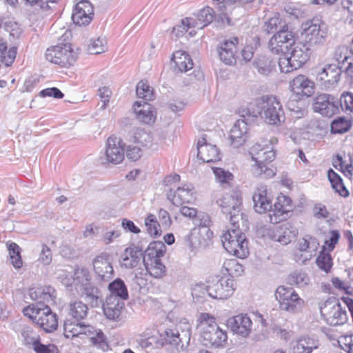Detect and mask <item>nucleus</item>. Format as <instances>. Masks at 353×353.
<instances>
[{
  "label": "nucleus",
  "mask_w": 353,
  "mask_h": 353,
  "mask_svg": "<svg viewBox=\"0 0 353 353\" xmlns=\"http://www.w3.org/2000/svg\"><path fill=\"white\" fill-rule=\"evenodd\" d=\"M241 116L251 117L250 121H254L261 116L270 125H278L285 119L281 103L273 95H263L257 98L254 103L241 110Z\"/></svg>",
  "instance_id": "f257e3e1"
},
{
  "label": "nucleus",
  "mask_w": 353,
  "mask_h": 353,
  "mask_svg": "<svg viewBox=\"0 0 353 353\" xmlns=\"http://www.w3.org/2000/svg\"><path fill=\"white\" fill-rule=\"evenodd\" d=\"M196 321L199 340L204 346L219 348L226 345L227 332L219 327L214 315L202 312L198 316Z\"/></svg>",
  "instance_id": "f03ea898"
},
{
  "label": "nucleus",
  "mask_w": 353,
  "mask_h": 353,
  "mask_svg": "<svg viewBox=\"0 0 353 353\" xmlns=\"http://www.w3.org/2000/svg\"><path fill=\"white\" fill-rule=\"evenodd\" d=\"M252 159L255 161L252 166L254 174L274 176L276 169L270 165L275 159V151L272 140H263L261 143H254L250 149Z\"/></svg>",
  "instance_id": "7ed1b4c3"
},
{
  "label": "nucleus",
  "mask_w": 353,
  "mask_h": 353,
  "mask_svg": "<svg viewBox=\"0 0 353 353\" xmlns=\"http://www.w3.org/2000/svg\"><path fill=\"white\" fill-rule=\"evenodd\" d=\"M23 312L46 332H52L58 327V316L48 305L39 307L31 304L26 307Z\"/></svg>",
  "instance_id": "20e7f679"
},
{
  "label": "nucleus",
  "mask_w": 353,
  "mask_h": 353,
  "mask_svg": "<svg viewBox=\"0 0 353 353\" xmlns=\"http://www.w3.org/2000/svg\"><path fill=\"white\" fill-rule=\"evenodd\" d=\"M165 250L164 243L161 241L152 242L148 246L143 262L146 271L154 278L160 279L165 275L166 268L161 261Z\"/></svg>",
  "instance_id": "39448f33"
},
{
  "label": "nucleus",
  "mask_w": 353,
  "mask_h": 353,
  "mask_svg": "<svg viewBox=\"0 0 353 353\" xmlns=\"http://www.w3.org/2000/svg\"><path fill=\"white\" fill-rule=\"evenodd\" d=\"M221 241L223 246L229 254L239 259L248 256V241L239 228L226 231L222 235Z\"/></svg>",
  "instance_id": "423d86ee"
},
{
  "label": "nucleus",
  "mask_w": 353,
  "mask_h": 353,
  "mask_svg": "<svg viewBox=\"0 0 353 353\" xmlns=\"http://www.w3.org/2000/svg\"><path fill=\"white\" fill-rule=\"evenodd\" d=\"M311 49L302 42L297 43L290 51L279 59V65L282 72L288 73L301 68L310 59Z\"/></svg>",
  "instance_id": "0eeeda50"
},
{
  "label": "nucleus",
  "mask_w": 353,
  "mask_h": 353,
  "mask_svg": "<svg viewBox=\"0 0 353 353\" xmlns=\"http://www.w3.org/2000/svg\"><path fill=\"white\" fill-rule=\"evenodd\" d=\"M321 319L331 326L344 325L348 319L346 311L342 307L339 300L329 298L319 303Z\"/></svg>",
  "instance_id": "6e6552de"
},
{
  "label": "nucleus",
  "mask_w": 353,
  "mask_h": 353,
  "mask_svg": "<svg viewBox=\"0 0 353 353\" xmlns=\"http://www.w3.org/2000/svg\"><path fill=\"white\" fill-rule=\"evenodd\" d=\"M206 290L208 294L214 299H227L234 293L236 283L231 278L219 274L207 281Z\"/></svg>",
  "instance_id": "1a4fd4ad"
},
{
  "label": "nucleus",
  "mask_w": 353,
  "mask_h": 353,
  "mask_svg": "<svg viewBox=\"0 0 353 353\" xmlns=\"http://www.w3.org/2000/svg\"><path fill=\"white\" fill-rule=\"evenodd\" d=\"M274 296L279 308L283 311L295 312L305 305L304 300L292 288L280 285L276 289Z\"/></svg>",
  "instance_id": "9d476101"
},
{
  "label": "nucleus",
  "mask_w": 353,
  "mask_h": 353,
  "mask_svg": "<svg viewBox=\"0 0 353 353\" xmlns=\"http://www.w3.org/2000/svg\"><path fill=\"white\" fill-rule=\"evenodd\" d=\"M327 30L325 23L319 19L307 22L302 33L303 43L310 49L323 45L325 41Z\"/></svg>",
  "instance_id": "9b49d317"
},
{
  "label": "nucleus",
  "mask_w": 353,
  "mask_h": 353,
  "mask_svg": "<svg viewBox=\"0 0 353 353\" xmlns=\"http://www.w3.org/2000/svg\"><path fill=\"white\" fill-rule=\"evenodd\" d=\"M46 59L62 67L72 65L77 60V54L70 44L63 46H55L47 49Z\"/></svg>",
  "instance_id": "f8f14e48"
},
{
  "label": "nucleus",
  "mask_w": 353,
  "mask_h": 353,
  "mask_svg": "<svg viewBox=\"0 0 353 353\" xmlns=\"http://www.w3.org/2000/svg\"><path fill=\"white\" fill-rule=\"evenodd\" d=\"M294 208L292 199L290 196L280 192L277 194L269 214L270 222L276 224L284 221L288 214L294 211Z\"/></svg>",
  "instance_id": "ddd939ff"
},
{
  "label": "nucleus",
  "mask_w": 353,
  "mask_h": 353,
  "mask_svg": "<svg viewBox=\"0 0 353 353\" xmlns=\"http://www.w3.org/2000/svg\"><path fill=\"white\" fill-rule=\"evenodd\" d=\"M294 43L295 39L293 32L290 31L288 26L285 24L271 37L268 43V48L274 54L284 55Z\"/></svg>",
  "instance_id": "4468645a"
},
{
  "label": "nucleus",
  "mask_w": 353,
  "mask_h": 353,
  "mask_svg": "<svg viewBox=\"0 0 353 353\" xmlns=\"http://www.w3.org/2000/svg\"><path fill=\"white\" fill-rule=\"evenodd\" d=\"M342 72V66L335 63L326 64L317 73L316 81L324 89L335 88L340 81Z\"/></svg>",
  "instance_id": "2eb2a0df"
},
{
  "label": "nucleus",
  "mask_w": 353,
  "mask_h": 353,
  "mask_svg": "<svg viewBox=\"0 0 353 353\" xmlns=\"http://www.w3.org/2000/svg\"><path fill=\"white\" fill-rule=\"evenodd\" d=\"M214 12L210 7H205L201 9L197 14L196 19L192 18H185L182 20V26L173 28V32L176 30H179L182 28L181 32H186L191 27H196L198 29H201L209 25L214 19Z\"/></svg>",
  "instance_id": "dca6fc26"
},
{
  "label": "nucleus",
  "mask_w": 353,
  "mask_h": 353,
  "mask_svg": "<svg viewBox=\"0 0 353 353\" xmlns=\"http://www.w3.org/2000/svg\"><path fill=\"white\" fill-rule=\"evenodd\" d=\"M314 110L322 116L331 117L339 112V100L328 94H319L314 99Z\"/></svg>",
  "instance_id": "f3484780"
},
{
  "label": "nucleus",
  "mask_w": 353,
  "mask_h": 353,
  "mask_svg": "<svg viewBox=\"0 0 353 353\" xmlns=\"http://www.w3.org/2000/svg\"><path fill=\"white\" fill-rule=\"evenodd\" d=\"M318 240L310 235H306L297 241L296 245L295 256L296 261L305 263L314 255L318 248Z\"/></svg>",
  "instance_id": "a211bd4d"
},
{
  "label": "nucleus",
  "mask_w": 353,
  "mask_h": 353,
  "mask_svg": "<svg viewBox=\"0 0 353 353\" xmlns=\"http://www.w3.org/2000/svg\"><path fill=\"white\" fill-rule=\"evenodd\" d=\"M268 234L272 239L283 245H288L296 238L298 230L292 223L287 222L274 226L269 230Z\"/></svg>",
  "instance_id": "6ab92c4d"
},
{
  "label": "nucleus",
  "mask_w": 353,
  "mask_h": 353,
  "mask_svg": "<svg viewBox=\"0 0 353 353\" xmlns=\"http://www.w3.org/2000/svg\"><path fill=\"white\" fill-rule=\"evenodd\" d=\"M239 41L237 37H233L219 43L216 51L220 59L225 64L232 65L236 63Z\"/></svg>",
  "instance_id": "aec40b11"
},
{
  "label": "nucleus",
  "mask_w": 353,
  "mask_h": 353,
  "mask_svg": "<svg viewBox=\"0 0 353 353\" xmlns=\"http://www.w3.org/2000/svg\"><path fill=\"white\" fill-rule=\"evenodd\" d=\"M94 8L88 0L79 1L74 6L72 14V20L79 26H87L92 20Z\"/></svg>",
  "instance_id": "412c9836"
},
{
  "label": "nucleus",
  "mask_w": 353,
  "mask_h": 353,
  "mask_svg": "<svg viewBox=\"0 0 353 353\" xmlns=\"http://www.w3.org/2000/svg\"><path fill=\"white\" fill-rule=\"evenodd\" d=\"M125 144L119 137L111 136L107 140L106 160L112 164L121 163L125 157Z\"/></svg>",
  "instance_id": "4be33fe9"
},
{
  "label": "nucleus",
  "mask_w": 353,
  "mask_h": 353,
  "mask_svg": "<svg viewBox=\"0 0 353 353\" xmlns=\"http://www.w3.org/2000/svg\"><path fill=\"white\" fill-rule=\"evenodd\" d=\"M253 208L260 214L270 212L272 208V199L266 186L256 188L252 195Z\"/></svg>",
  "instance_id": "5701e85b"
},
{
  "label": "nucleus",
  "mask_w": 353,
  "mask_h": 353,
  "mask_svg": "<svg viewBox=\"0 0 353 353\" xmlns=\"http://www.w3.org/2000/svg\"><path fill=\"white\" fill-rule=\"evenodd\" d=\"M181 325H176L175 327L167 328L164 332L163 341L165 344H168L176 347L179 345L183 347L182 338H181L179 330H181L183 336L187 340L188 343L190 340L191 327L189 323H184V328H181Z\"/></svg>",
  "instance_id": "b1692460"
},
{
  "label": "nucleus",
  "mask_w": 353,
  "mask_h": 353,
  "mask_svg": "<svg viewBox=\"0 0 353 353\" xmlns=\"http://www.w3.org/2000/svg\"><path fill=\"white\" fill-rule=\"evenodd\" d=\"M227 325L232 332L246 337L251 333L252 321L248 314H239L229 318Z\"/></svg>",
  "instance_id": "393cba45"
},
{
  "label": "nucleus",
  "mask_w": 353,
  "mask_h": 353,
  "mask_svg": "<svg viewBox=\"0 0 353 353\" xmlns=\"http://www.w3.org/2000/svg\"><path fill=\"white\" fill-rule=\"evenodd\" d=\"M243 119H239L234 124L230 132V140L234 148H239L242 145L248 138V123L252 122L251 117H243Z\"/></svg>",
  "instance_id": "a878e982"
},
{
  "label": "nucleus",
  "mask_w": 353,
  "mask_h": 353,
  "mask_svg": "<svg viewBox=\"0 0 353 353\" xmlns=\"http://www.w3.org/2000/svg\"><path fill=\"white\" fill-rule=\"evenodd\" d=\"M291 90L298 97H310L315 92L314 83L305 75H298L290 82Z\"/></svg>",
  "instance_id": "bb28decb"
},
{
  "label": "nucleus",
  "mask_w": 353,
  "mask_h": 353,
  "mask_svg": "<svg viewBox=\"0 0 353 353\" xmlns=\"http://www.w3.org/2000/svg\"><path fill=\"white\" fill-rule=\"evenodd\" d=\"M206 136H203L197 142V157L203 162H215L221 159L216 145L207 143Z\"/></svg>",
  "instance_id": "cd10ccee"
},
{
  "label": "nucleus",
  "mask_w": 353,
  "mask_h": 353,
  "mask_svg": "<svg viewBox=\"0 0 353 353\" xmlns=\"http://www.w3.org/2000/svg\"><path fill=\"white\" fill-rule=\"evenodd\" d=\"M199 219L200 223L191 231V238L199 242L211 239L213 237V232L210 228V217L208 214L203 213L199 215Z\"/></svg>",
  "instance_id": "c85d7f7f"
},
{
  "label": "nucleus",
  "mask_w": 353,
  "mask_h": 353,
  "mask_svg": "<svg viewBox=\"0 0 353 353\" xmlns=\"http://www.w3.org/2000/svg\"><path fill=\"white\" fill-rule=\"evenodd\" d=\"M137 119L141 123L152 125L157 119V112L153 105L143 101H136L133 105Z\"/></svg>",
  "instance_id": "c756f323"
},
{
  "label": "nucleus",
  "mask_w": 353,
  "mask_h": 353,
  "mask_svg": "<svg viewBox=\"0 0 353 353\" xmlns=\"http://www.w3.org/2000/svg\"><path fill=\"white\" fill-rule=\"evenodd\" d=\"M245 272L243 265L235 259H225L220 269L221 275L235 279L243 276Z\"/></svg>",
  "instance_id": "7c9ffc66"
},
{
  "label": "nucleus",
  "mask_w": 353,
  "mask_h": 353,
  "mask_svg": "<svg viewBox=\"0 0 353 353\" xmlns=\"http://www.w3.org/2000/svg\"><path fill=\"white\" fill-rule=\"evenodd\" d=\"M123 305V303H121L117 297L109 296L103 304L104 315L110 320L119 321L121 314Z\"/></svg>",
  "instance_id": "2f4dec72"
},
{
  "label": "nucleus",
  "mask_w": 353,
  "mask_h": 353,
  "mask_svg": "<svg viewBox=\"0 0 353 353\" xmlns=\"http://www.w3.org/2000/svg\"><path fill=\"white\" fill-rule=\"evenodd\" d=\"M91 330L90 325H85L81 323H75L71 320H66L64 323L63 334L67 339H73L74 337H81L89 333Z\"/></svg>",
  "instance_id": "473e14b6"
},
{
  "label": "nucleus",
  "mask_w": 353,
  "mask_h": 353,
  "mask_svg": "<svg viewBox=\"0 0 353 353\" xmlns=\"http://www.w3.org/2000/svg\"><path fill=\"white\" fill-rule=\"evenodd\" d=\"M319 346V341L313 337L303 336L299 338L292 347V353H312Z\"/></svg>",
  "instance_id": "72a5a7b5"
},
{
  "label": "nucleus",
  "mask_w": 353,
  "mask_h": 353,
  "mask_svg": "<svg viewBox=\"0 0 353 353\" xmlns=\"http://www.w3.org/2000/svg\"><path fill=\"white\" fill-rule=\"evenodd\" d=\"M142 256V250L138 247H129L123 254L121 265L126 268H134L139 264Z\"/></svg>",
  "instance_id": "f704fd0d"
},
{
  "label": "nucleus",
  "mask_w": 353,
  "mask_h": 353,
  "mask_svg": "<svg viewBox=\"0 0 353 353\" xmlns=\"http://www.w3.org/2000/svg\"><path fill=\"white\" fill-rule=\"evenodd\" d=\"M93 266L96 273L103 279L109 278L113 273V268L105 255L97 256Z\"/></svg>",
  "instance_id": "c9c22d12"
},
{
  "label": "nucleus",
  "mask_w": 353,
  "mask_h": 353,
  "mask_svg": "<svg viewBox=\"0 0 353 353\" xmlns=\"http://www.w3.org/2000/svg\"><path fill=\"white\" fill-rule=\"evenodd\" d=\"M172 61L175 70L179 72H187L193 68V61L190 56L185 51L178 50L174 52Z\"/></svg>",
  "instance_id": "e433bc0d"
},
{
  "label": "nucleus",
  "mask_w": 353,
  "mask_h": 353,
  "mask_svg": "<svg viewBox=\"0 0 353 353\" xmlns=\"http://www.w3.org/2000/svg\"><path fill=\"white\" fill-rule=\"evenodd\" d=\"M171 200L175 205H182L185 203H191L195 200L194 188H178L174 192Z\"/></svg>",
  "instance_id": "4c0bfd02"
},
{
  "label": "nucleus",
  "mask_w": 353,
  "mask_h": 353,
  "mask_svg": "<svg viewBox=\"0 0 353 353\" xmlns=\"http://www.w3.org/2000/svg\"><path fill=\"white\" fill-rule=\"evenodd\" d=\"M254 66L261 74L268 75L274 68L275 62L270 56L261 55L254 61Z\"/></svg>",
  "instance_id": "58836bf2"
},
{
  "label": "nucleus",
  "mask_w": 353,
  "mask_h": 353,
  "mask_svg": "<svg viewBox=\"0 0 353 353\" xmlns=\"http://www.w3.org/2000/svg\"><path fill=\"white\" fill-rule=\"evenodd\" d=\"M88 307L81 301H75L70 303L69 315L77 321H81L87 316Z\"/></svg>",
  "instance_id": "ea45409f"
},
{
  "label": "nucleus",
  "mask_w": 353,
  "mask_h": 353,
  "mask_svg": "<svg viewBox=\"0 0 353 353\" xmlns=\"http://www.w3.org/2000/svg\"><path fill=\"white\" fill-rule=\"evenodd\" d=\"M7 247L10 262L15 269H20L23 265L20 247L14 242H8Z\"/></svg>",
  "instance_id": "a19ab883"
},
{
  "label": "nucleus",
  "mask_w": 353,
  "mask_h": 353,
  "mask_svg": "<svg viewBox=\"0 0 353 353\" xmlns=\"http://www.w3.org/2000/svg\"><path fill=\"white\" fill-rule=\"evenodd\" d=\"M36 296H33V292H31V296L32 299L38 301V303L36 305L42 307L45 305L44 303L53 304L55 303V296L51 292L50 288H38L34 291Z\"/></svg>",
  "instance_id": "79ce46f5"
},
{
  "label": "nucleus",
  "mask_w": 353,
  "mask_h": 353,
  "mask_svg": "<svg viewBox=\"0 0 353 353\" xmlns=\"http://www.w3.org/2000/svg\"><path fill=\"white\" fill-rule=\"evenodd\" d=\"M332 165L335 169L341 172L345 176L353 175V162L349 159L348 162L344 161L342 157L337 154L332 159Z\"/></svg>",
  "instance_id": "37998d69"
},
{
  "label": "nucleus",
  "mask_w": 353,
  "mask_h": 353,
  "mask_svg": "<svg viewBox=\"0 0 353 353\" xmlns=\"http://www.w3.org/2000/svg\"><path fill=\"white\" fill-rule=\"evenodd\" d=\"M318 268L325 273L330 272L333 266V259L330 252L321 250L316 259Z\"/></svg>",
  "instance_id": "c03bdc74"
},
{
  "label": "nucleus",
  "mask_w": 353,
  "mask_h": 353,
  "mask_svg": "<svg viewBox=\"0 0 353 353\" xmlns=\"http://www.w3.org/2000/svg\"><path fill=\"white\" fill-rule=\"evenodd\" d=\"M352 121L340 117L332 121L330 132L332 134H343L348 132L352 127Z\"/></svg>",
  "instance_id": "a18cd8bd"
},
{
  "label": "nucleus",
  "mask_w": 353,
  "mask_h": 353,
  "mask_svg": "<svg viewBox=\"0 0 353 353\" xmlns=\"http://www.w3.org/2000/svg\"><path fill=\"white\" fill-rule=\"evenodd\" d=\"M109 290L110 291V296H114L122 299H126L128 296V290L124 282L121 279H116L109 284Z\"/></svg>",
  "instance_id": "49530a36"
},
{
  "label": "nucleus",
  "mask_w": 353,
  "mask_h": 353,
  "mask_svg": "<svg viewBox=\"0 0 353 353\" xmlns=\"http://www.w3.org/2000/svg\"><path fill=\"white\" fill-rule=\"evenodd\" d=\"M242 196L239 192H236L234 195H226L219 199V205L222 208L235 210L241 205Z\"/></svg>",
  "instance_id": "de8ad7c7"
},
{
  "label": "nucleus",
  "mask_w": 353,
  "mask_h": 353,
  "mask_svg": "<svg viewBox=\"0 0 353 353\" xmlns=\"http://www.w3.org/2000/svg\"><path fill=\"white\" fill-rule=\"evenodd\" d=\"M137 95L145 101H151L154 99V90L147 81H140L137 85Z\"/></svg>",
  "instance_id": "09e8293b"
},
{
  "label": "nucleus",
  "mask_w": 353,
  "mask_h": 353,
  "mask_svg": "<svg viewBox=\"0 0 353 353\" xmlns=\"http://www.w3.org/2000/svg\"><path fill=\"white\" fill-rule=\"evenodd\" d=\"M288 281L291 285L303 287L309 283L310 278L305 272L301 270H295L289 275Z\"/></svg>",
  "instance_id": "8fccbe9b"
},
{
  "label": "nucleus",
  "mask_w": 353,
  "mask_h": 353,
  "mask_svg": "<svg viewBox=\"0 0 353 353\" xmlns=\"http://www.w3.org/2000/svg\"><path fill=\"white\" fill-rule=\"evenodd\" d=\"M285 24H283L282 19L279 15L269 19L264 23L263 30L267 34L276 33Z\"/></svg>",
  "instance_id": "3c124183"
},
{
  "label": "nucleus",
  "mask_w": 353,
  "mask_h": 353,
  "mask_svg": "<svg viewBox=\"0 0 353 353\" xmlns=\"http://www.w3.org/2000/svg\"><path fill=\"white\" fill-rule=\"evenodd\" d=\"M134 141L141 146L148 147L152 145L153 137L150 132L143 129L138 128L134 134Z\"/></svg>",
  "instance_id": "603ef678"
},
{
  "label": "nucleus",
  "mask_w": 353,
  "mask_h": 353,
  "mask_svg": "<svg viewBox=\"0 0 353 353\" xmlns=\"http://www.w3.org/2000/svg\"><path fill=\"white\" fill-rule=\"evenodd\" d=\"M340 238L341 234L339 230H332L329 231L328 237L324 241L321 250L331 252L338 244Z\"/></svg>",
  "instance_id": "864d4df0"
},
{
  "label": "nucleus",
  "mask_w": 353,
  "mask_h": 353,
  "mask_svg": "<svg viewBox=\"0 0 353 353\" xmlns=\"http://www.w3.org/2000/svg\"><path fill=\"white\" fill-rule=\"evenodd\" d=\"M32 348L35 353H59V350L54 344L44 345L39 338L33 339L31 343Z\"/></svg>",
  "instance_id": "5fc2aeb1"
},
{
  "label": "nucleus",
  "mask_w": 353,
  "mask_h": 353,
  "mask_svg": "<svg viewBox=\"0 0 353 353\" xmlns=\"http://www.w3.org/2000/svg\"><path fill=\"white\" fill-rule=\"evenodd\" d=\"M145 224L150 236L156 237L161 235L160 225L154 214L148 215L145 220Z\"/></svg>",
  "instance_id": "6e6d98bb"
},
{
  "label": "nucleus",
  "mask_w": 353,
  "mask_h": 353,
  "mask_svg": "<svg viewBox=\"0 0 353 353\" xmlns=\"http://www.w3.org/2000/svg\"><path fill=\"white\" fill-rule=\"evenodd\" d=\"M296 95L292 96L286 103L287 108L290 111L297 114L296 117H302L305 112L303 102L296 99Z\"/></svg>",
  "instance_id": "4d7b16f0"
},
{
  "label": "nucleus",
  "mask_w": 353,
  "mask_h": 353,
  "mask_svg": "<svg viewBox=\"0 0 353 353\" xmlns=\"http://www.w3.org/2000/svg\"><path fill=\"white\" fill-rule=\"evenodd\" d=\"M106 50V41L104 39L98 38L92 41L88 46V52L91 54H98Z\"/></svg>",
  "instance_id": "13d9d810"
},
{
  "label": "nucleus",
  "mask_w": 353,
  "mask_h": 353,
  "mask_svg": "<svg viewBox=\"0 0 353 353\" xmlns=\"http://www.w3.org/2000/svg\"><path fill=\"white\" fill-rule=\"evenodd\" d=\"M330 181L332 184V188L337 192L340 196L343 197H347L350 194L349 191L345 186L342 178H329Z\"/></svg>",
  "instance_id": "bf43d9fd"
},
{
  "label": "nucleus",
  "mask_w": 353,
  "mask_h": 353,
  "mask_svg": "<svg viewBox=\"0 0 353 353\" xmlns=\"http://www.w3.org/2000/svg\"><path fill=\"white\" fill-rule=\"evenodd\" d=\"M341 105L343 110L353 111V94L345 92L342 94L339 100V105Z\"/></svg>",
  "instance_id": "052dcab7"
},
{
  "label": "nucleus",
  "mask_w": 353,
  "mask_h": 353,
  "mask_svg": "<svg viewBox=\"0 0 353 353\" xmlns=\"http://www.w3.org/2000/svg\"><path fill=\"white\" fill-rule=\"evenodd\" d=\"M89 333H86L85 336L88 337L94 345L101 344L105 341V337L103 332L101 330H95L91 325V330Z\"/></svg>",
  "instance_id": "680f3d73"
},
{
  "label": "nucleus",
  "mask_w": 353,
  "mask_h": 353,
  "mask_svg": "<svg viewBox=\"0 0 353 353\" xmlns=\"http://www.w3.org/2000/svg\"><path fill=\"white\" fill-rule=\"evenodd\" d=\"M332 284L336 290L344 292L347 294H352L353 289L346 283L338 277H333L331 280Z\"/></svg>",
  "instance_id": "e2e57ef3"
},
{
  "label": "nucleus",
  "mask_w": 353,
  "mask_h": 353,
  "mask_svg": "<svg viewBox=\"0 0 353 353\" xmlns=\"http://www.w3.org/2000/svg\"><path fill=\"white\" fill-rule=\"evenodd\" d=\"M99 95L103 103L100 109L103 110L108 105L110 99L112 96V91L108 87L104 86L99 89Z\"/></svg>",
  "instance_id": "0e129e2a"
},
{
  "label": "nucleus",
  "mask_w": 353,
  "mask_h": 353,
  "mask_svg": "<svg viewBox=\"0 0 353 353\" xmlns=\"http://www.w3.org/2000/svg\"><path fill=\"white\" fill-rule=\"evenodd\" d=\"M39 95L41 97H52L54 99H62L64 97L63 93L56 87L43 89L39 92Z\"/></svg>",
  "instance_id": "69168bd1"
},
{
  "label": "nucleus",
  "mask_w": 353,
  "mask_h": 353,
  "mask_svg": "<svg viewBox=\"0 0 353 353\" xmlns=\"http://www.w3.org/2000/svg\"><path fill=\"white\" fill-rule=\"evenodd\" d=\"M74 279L79 282L88 281L90 279V273L85 267H77L74 272Z\"/></svg>",
  "instance_id": "338daca9"
},
{
  "label": "nucleus",
  "mask_w": 353,
  "mask_h": 353,
  "mask_svg": "<svg viewBox=\"0 0 353 353\" xmlns=\"http://www.w3.org/2000/svg\"><path fill=\"white\" fill-rule=\"evenodd\" d=\"M141 150L138 146L128 145L126 149V157L128 159L135 161L141 156Z\"/></svg>",
  "instance_id": "774afa93"
}]
</instances>
